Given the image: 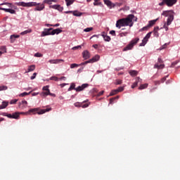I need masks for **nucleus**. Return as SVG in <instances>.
<instances>
[{
    "mask_svg": "<svg viewBox=\"0 0 180 180\" xmlns=\"http://www.w3.org/2000/svg\"><path fill=\"white\" fill-rule=\"evenodd\" d=\"M133 19H134V15L129 14L127 15L125 18H121L118 20H117L116 22V27L118 29H120V27L123 26H129V27H131L134 25Z\"/></svg>",
    "mask_w": 180,
    "mask_h": 180,
    "instance_id": "obj_1",
    "label": "nucleus"
},
{
    "mask_svg": "<svg viewBox=\"0 0 180 180\" xmlns=\"http://www.w3.org/2000/svg\"><path fill=\"white\" fill-rule=\"evenodd\" d=\"M89 86V84H83L81 86H79L78 87L75 88V83H72L70 84V86L68 88V91H72L74 89L76 91V92H81L82 91H84L85 88H88Z\"/></svg>",
    "mask_w": 180,
    "mask_h": 180,
    "instance_id": "obj_2",
    "label": "nucleus"
},
{
    "mask_svg": "<svg viewBox=\"0 0 180 180\" xmlns=\"http://www.w3.org/2000/svg\"><path fill=\"white\" fill-rule=\"evenodd\" d=\"M140 40V39L139 38H135L134 39H132L130 43L125 47L123 49V51H127L129 50H131V49H133V47H134V46H136V44H137V43H139V41Z\"/></svg>",
    "mask_w": 180,
    "mask_h": 180,
    "instance_id": "obj_3",
    "label": "nucleus"
},
{
    "mask_svg": "<svg viewBox=\"0 0 180 180\" xmlns=\"http://www.w3.org/2000/svg\"><path fill=\"white\" fill-rule=\"evenodd\" d=\"M176 2H178V0H162V2L159 3V6L167 5V6L171 7L174 6Z\"/></svg>",
    "mask_w": 180,
    "mask_h": 180,
    "instance_id": "obj_4",
    "label": "nucleus"
},
{
    "mask_svg": "<svg viewBox=\"0 0 180 180\" xmlns=\"http://www.w3.org/2000/svg\"><path fill=\"white\" fill-rule=\"evenodd\" d=\"M15 5H17L18 6H23L25 8H30L32 6H37V3L36 2L25 3V1H20V2L15 3Z\"/></svg>",
    "mask_w": 180,
    "mask_h": 180,
    "instance_id": "obj_5",
    "label": "nucleus"
},
{
    "mask_svg": "<svg viewBox=\"0 0 180 180\" xmlns=\"http://www.w3.org/2000/svg\"><path fill=\"white\" fill-rule=\"evenodd\" d=\"M85 102L86 101H84L82 103H79V102L75 103V106L76 108H83V109H85V108H88V106H89V103H85Z\"/></svg>",
    "mask_w": 180,
    "mask_h": 180,
    "instance_id": "obj_6",
    "label": "nucleus"
},
{
    "mask_svg": "<svg viewBox=\"0 0 180 180\" xmlns=\"http://www.w3.org/2000/svg\"><path fill=\"white\" fill-rule=\"evenodd\" d=\"M51 32H53V28L45 29L44 31L41 32V36L44 37V36L51 35Z\"/></svg>",
    "mask_w": 180,
    "mask_h": 180,
    "instance_id": "obj_7",
    "label": "nucleus"
},
{
    "mask_svg": "<svg viewBox=\"0 0 180 180\" xmlns=\"http://www.w3.org/2000/svg\"><path fill=\"white\" fill-rule=\"evenodd\" d=\"M42 89L44 92L41 94V96H47V95L50 94V89H49V86H44Z\"/></svg>",
    "mask_w": 180,
    "mask_h": 180,
    "instance_id": "obj_8",
    "label": "nucleus"
},
{
    "mask_svg": "<svg viewBox=\"0 0 180 180\" xmlns=\"http://www.w3.org/2000/svg\"><path fill=\"white\" fill-rule=\"evenodd\" d=\"M50 64H60V63H64V60L63 59H51L49 60Z\"/></svg>",
    "mask_w": 180,
    "mask_h": 180,
    "instance_id": "obj_9",
    "label": "nucleus"
},
{
    "mask_svg": "<svg viewBox=\"0 0 180 180\" xmlns=\"http://www.w3.org/2000/svg\"><path fill=\"white\" fill-rule=\"evenodd\" d=\"M36 6V8H34V11H43V9H44V4H40V3L37 4V6Z\"/></svg>",
    "mask_w": 180,
    "mask_h": 180,
    "instance_id": "obj_10",
    "label": "nucleus"
},
{
    "mask_svg": "<svg viewBox=\"0 0 180 180\" xmlns=\"http://www.w3.org/2000/svg\"><path fill=\"white\" fill-rule=\"evenodd\" d=\"M174 20V14H169L168 18H167V26H169L171 23H172V21Z\"/></svg>",
    "mask_w": 180,
    "mask_h": 180,
    "instance_id": "obj_11",
    "label": "nucleus"
},
{
    "mask_svg": "<svg viewBox=\"0 0 180 180\" xmlns=\"http://www.w3.org/2000/svg\"><path fill=\"white\" fill-rule=\"evenodd\" d=\"M50 8H52L53 9H57V11H59V12H63L64 10V8L60 5H53L51 6Z\"/></svg>",
    "mask_w": 180,
    "mask_h": 180,
    "instance_id": "obj_12",
    "label": "nucleus"
},
{
    "mask_svg": "<svg viewBox=\"0 0 180 180\" xmlns=\"http://www.w3.org/2000/svg\"><path fill=\"white\" fill-rule=\"evenodd\" d=\"M99 58H101V56H99V55H96L91 59H89V61L90 63H96V61H99Z\"/></svg>",
    "mask_w": 180,
    "mask_h": 180,
    "instance_id": "obj_13",
    "label": "nucleus"
},
{
    "mask_svg": "<svg viewBox=\"0 0 180 180\" xmlns=\"http://www.w3.org/2000/svg\"><path fill=\"white\" fill-rule=\"evenodd\" d=\"M1 11H4V12H8V13H11V15H15L16 13V11L12 9V8H1Z\"/></svg>",
    "mask_w": 180,
    "mask_h": 180,
    "instance_id": "obj_14",
    "label": "nucleus"
},
{
    "mask_svg": "<svg viewBox=\"0 0 180 180\" xmlns=\"http://www.w3.org/2000/svg\"><path fill=\"white\" fill-rule=\"evenodd\" d=\"M26 106H27V101H26L25 100L22 101L19 103V108H20L21 109H25V108H26Z\"/></svg>",
    "mask_w": 180,
    "mask_h": 180,
    "instance_id": "obj_15",
    "label": "nucleus"
},
{
    "mask_svg": "<svg viewBox=\"0 0 180 180\" xmlns=\"http://www.w3.org/2000/svg\"><path fill=\"white\" fill-rule=\"evenodd\" d=\"M82 56H83V58H84V60H88V58H89L91 57L89 51H84L82 53Z\"/></svg>",
    "mask_w": 180,
    "mask_h": 180,
    "instance_id": "obj_16",
    "label": "nucleus"
},
{
    "mask_svg": "<svg viewBox=\"0 0 180 180\" xmlns=\"http://www.w3.org/2000/svg\"><path fill=\"white\" fill-rule=\"evenodd\" d=\"M51 110V108H46V109H42L40 111L37 112L38 115H44L46 112H50Z\"/></svg>",
    "mask_w": 180,
    "mask_h": 180,
    "instance_id": "obj_17",
    "label": "nucleus"
},
{
    "mask_svg": "<svg viewBox=\"0 0 180 180\" xmlns=\"http://www.w3.org/2000/svg\"><path fill=\"white\" fill-rule=\"evenodd\" d=\"M102 37H103V39L105 40V41H110L111 39L110 37L108 36L106 34V32H103L101 34Z\"/></svg>",
    "mask_w": 180,
    "mask_h": 180,
    "instance_id": "obj_18",
    "label": "nucleus"
},
{
    "mask_svg": "<svg viewBox=\"0 0 180 180\" xmlns=\"http://www.w3.org/2000/svg\"><path fill=\"white\" fill-rule=\"evenodd\" d=\"M62 32H63V30H61L60 28H57L56 30H52L51 35L54 36V34H60V33H61Z\"/></svg>",
    "mask_w": 180,
    "mask_h": 180,
    "instance_id": "obj_19",
    "label": "nucleus"
},
{
    "mask_svg": "<svg viewBox=\"0 0 180 180\" xmlns=\"http://www.w3.org/2000/svg\"><path fill=\"white\" fill-rule=\"evenodd\" d=\"M139 82H141V79L140 77H137L136 82L131 85L132 89H134V88L139 85Z\"/></svg>",
    "mask_w": 180,
    "mask_h": 180,
    "instance_id": "obj_20",
    "label": "nucleus"
},
{
    "mask_svg": "<svg viewBox=\"0 0 180 180\" xmlns=\"http://www.w3.org/2000/svg\"><path fill=\"white\" fill-rule=\"evenodd\" d=\"M36 70V65H32L28 66L27 71L25 72V74H27V72H32V71H34Z\"/></svg>",
    "mask_w": 180,
    "mask_h": 180,
    "instance_id": "obj_21",
    "label": "nucleus"
},
{
    "mask_svg": "<svg viewBox=\"0 0 180 180\" xmlns=\"http://www.w3.org/2000/svg\"><path fill=\"white\" fill-rule=\"evenodd\" d=\"M159 30H160V27H155L154 28L153 33H154L155 37H158L160 36V34L158 33Z\"/></svg>",
    "mask_w": 180,
    "mask_h": 180,
    "instance_id": "obj_22",
    "label": "nucleus"
},
{
    "mask_svg": "<svg viewBox=\"0 0 180 180\" xmlns=\"http://www.w3.org/2000/svg\"><path fill=\"white\" fill-rule=\"evenodd\" d=\"M164 67H165V65H164L162 63H160V64L156 63L154 65V68H158V70H162V68H164Z\"/></svg>",
    "mask_w": 180,
    "mask_h": 180,
    "instance_id": "obj_23",
    "label": "nucleus"
},
{
    "mask_svg": "<svg viewBox=\"0 0 180 180\" xmlns=\"http://www.w3.org/2000/svg\"><path fill=\"white\" fill-rule=\"evenodd\" d=\"M19 37H20V36L19 35H15V34L11 35L10 37L11 43H15V39H19Z\"/></svg>",
    "mask_w": 180,
    "mask_h": 180,
    "instance_id": "obj_24",
    "label": "nucleus"
},
{
    "mask_svg": "<svg viewBox=\"0 0 180 180\" xmlns=\"http://www.w3.org/2000/svg\"><path fill=\"white\" fill-rule=\"evenodd\" d=\"M20 113L16 112L11 115V119H19L20 117Z\"/></svg>",
    "mask_w": 180,
    "mask_h": 180,
    "instance_id": "obj_25",
    "label": "nucleus"
},
{
    "mask_svg": "<svg viewBox=\"0 0 180 180\" xmlns=\"http://www.w3.org/2000/svg\"><path fill=\"white\" fill-rule=\"evenodd\" d=\"M170 12L174 13V11H165L162 12V15L165 16L167 18V16H169V15H171V14H169Z\"/></svg>",
    "mask_w": 180,
    "mask_h": 180,
    "instance_id": "obj_26",
    "label": "nucleus"
},
{
    "mask_svg": "<svg viewBox=\"0 0 180 180\" xmlns=\"http://www.w3.org/2000/svg\"><path fill=\"white\" fill-rule=\"evenodd\" d=\"M8 102L6 101H3L2 104L0 105V109H5L8 105Z\"/></svg>",
    "mask_w": 180,
    "mask_h": 180,
    "instance_id": "obj_27",
    "label": "nucleus"
},
{
    "mask_svg": "<svg viewBox=\"0 0 180 180\" xmlns=\"http://www.w3.org/2000/svg\"><path fill=\"white\" fill-rule=\"evenodd\" d=\"M72 15L74 16L79 17V16H82V13H81L78 11H75L72 12Z\"/></svg>",
    "mask_w": 180,
    "mask_h": 180,
    "instance_id": "obj_28",
    "label": "nucleus"
},
{
    "mask_svg": "<svg viewBox=\"0 0 180 180\" xmlns=\"http://www.w3.org/2000/svg\"><path fill=\"white\" fill-rule=\"evenodd\" d=\"M66 2V6H71L74 2H75V0H65Z\"/></svg>",
    "mask_w": 180,
    "mask_h": 180,
    "instance_id": "obj_29",
    "label": "nucleus"
},
{
    "mask_svg": "<svg viewBox=\"0 0 180 180\" xmlns=\"http://www.w3.org/2000/svg\"><path fill=\"white\" fill-rule=\"evenodd\" d=\"M157 20H158V19L149 21L148 27H151V26H154V25H155V22H157Z\"/></svg>",
    "mask_w": 180,
    "mask_h": 180,
    "instance_id": "obj_30",
    "label": "nucleus"
},
{
    "mask_svg": "<svg viewBox=\"0 0 180 180\" xmlns=\"http://www.w3.org/2000/svg\"><path fill=\"white\" fill-rule=\"evenodd\" d=\"M129 74L131 75V77H136V75L139 74V72H137L136 70H130Z\"/></svg>",
    "mask_w": 180,
    "mask_h": 180,
    "instance_id": "obj_31",
    "label": "nucleus"
},
{
    "mask_svg": "<svg viewBox=\"0 0 180 180\" xmlns=\"http://www.w3.org/2000/svg\"><path fill=\"white\" fill-rule=\"evenodd\" d=\"M32 29H28V30H25V31H23V32H22L21 33H20V34L22 35V36H23V35H25V34H27V33H32Z\"/></svg>",
    "mask_w": 180,
    "mask_h": 180,
    "instance_id": "obj_32",
    "label": "nucleus"
},
{
    "mask_svg": "<svg viewBox=\"0 0 180 180\" xmlns=\"http://www.w3.org/2000/svg\"><path fill=\"white\" fill-rule=\"evenodd\" d=\"M117 94H119V91L114 89L110 93V96H113V95H117Z\"/></svg>",
    "mask_w": 180,
    "mask_h": 180,
    "instance_id": "obj_33",
    "label": "nucleus"
},
{
    "mask_svg": "<svg viewBox=\"0 0 180 180\" xmlns=\"http://www.w3.org/2000/svg\"><path fill=\"white\" fill-rule=\"evenodd\" d=\"M147 86H148V84H141L140 86L139 87V89H140V90L146 89V88H147Z\"/></svg>",
    "mask_w": 180,
    "mask_h": 180,
    "instance_id": "obj_34",
    "label": "nucleus"
},
{
    "mask_svg": "<svg viewBox=\"0 0 180 180\" xmlns=\"http://www.w3.org/2000/svg\"><path fill=\"white\" fill-rule=\"evenodd\" d=\"M52 2H56V0H44L43 4H48V5H51Z\"/></svg>",
    "mask_w": 180,
    "mask_h": 180,
    "instance_id": "obj_35",
    "label": "nucleus"
},
{
    "mask_svg": "<svg viewBox=\"0 0 180 180\" xmlns=\"http://www.w3.org/2000/svg\"><path fill=\"white\" fill-rule=\"evenodd\" d=\"M104 4L107 5V6H112V1L110 0H104Z\"/></svg>",
    "mask_w": 180,
    "mask_h": 180,
    "instance_id": "obj_36",
    "label": "nucleus"
},
{
    "mask_svg": "<svg viewBox=\"0 0 180 180\" xmlns=\"http://www.w3.org/2000/svg\"><path fill=\"white\" fill-rule=\"evenodd\" d=\"M151 33H153V32H148L146 35V37L143 38V39H145V40H146V41H148V39H150V37H151Z\"/></svg>",
    "mask_w": 180,
    "mask_h": 180,
    "instance_id": "obj_37",
    "label": "nucleus"
},
{
    "mask_svg": "<svg viewBox=\"0 0 180 180\" xmlns=\"http://www.w3.org/2000/svg\"><path fill=\"white\" fill-rule=\"evenodd\" d=\"M151 33H153V32H148L146 35V37L143 38V39H145V40H146V41H148V39H150V37H151Z\"/></svg>",
    "mask_w": 180,
    "mask_h": 180,
    "instance_id": "obj_38",
    "label": "nucleus"
},
{
    "mask_svg": "<svg viewBox=\"0 0 180 180\" xmlns=\"http://www.w3.org/2000/svg\"><path fill=\"white\" fill-rule=\"evenodd\" d=\"M30 113L36 114V112H39V108H32L29 110Z\"/></svg>",
    "mask_w": 180,
    "mask_h": 180,
    "instance_id": "obj_39",
    "label": "nucleus"
},
{
    "mask_svg": "<svg viewBox=\"0 0 180 180\" xmlns=\"http://www.w3.org/2000/svg\"><path fill=\"white\" fill-rule=\"evenodd\" d=\"M50 81H59V78L56 76H52L49 78Z\"/></svg>",
    "mask_w": 180,
    "mask_h": 180,
    "instance_id": "obj_40",
    "label": "nucleus"
},
{
    "mask_svg": "<svg viewBox=\"0 0 180 180\" xmlns=\"http://www.w3.org/2000/svg\"><path fill=\"white\" fill-rule=\"evenodd\" d=\"M116 99H119V96L110 98V103H113V101H116Z\"/></svg>",
    "mask_w": 180,
    "mask_h": 180,
    "instance_id": "obj_41",
    "label": "nucleus"
},
{
    "mask_svg": "<svg viewBox=\"0 0 180 180\" xmlns=\"http://www.w3.org/2000/svg\"><path fill=\"white\" fill-rule=\"evenodd\" d=\"M127 34H129V32H121L120 33L119 36L120 37H123L127 36Z\"/></svg>",
    "mask_w": 180,
    "mask_h": 180,
    "instance_id": "obj_42",
    "label": "nucleus"
},
{
    "mask_svg": "<svg viewBox=\"0 0 180 180\" xmlns=\"http://www.w3.org/2000/svg\"><path fill=\"white\" fill-rule=\"evenodd\" d=\"M147 41H146V39H143L142 40V42L140 44L139 46H140L141 47H143V46H146V44H147Z\"/></svg>",
    "mask_w": 180,
    "mask_h": 180,
    "instance_id": "obj_43",
    "label": "nucleus"
},
{
    "mask_svg": "<svg viewBox=\"0 0 180 180\" xmlns=\"http://www.w3.org/2000/svg\"><path fill=\"white\" fill-rule=\"evenodd\" d=\"M147 41H146V39H143L142 40V42L140 44L139 46H140L141 47H143V46H146V44H147Z\"/></svg>",
    "mask_w": 180,
    "mask_h": 180,
    "instance_id": "obj_44",
    "label": "nucleus"
},
{
    "mask_svg": "<svg viewBox=\"0 0 180 180\" xmlns=\"http://www.w3.org/2000/svg\"><path fill=\"white\" fill-rule=\"evenodd\" d=\"M3 116H6V117H8V119H12V114H8L6 112H4L2 114Z\"/></svg>",
    "mask_w": 180,
    "mask_h": 180,
    "instance_id": "obj_45",
    "label": "nucleus"
},
{
    "mask_svg": "<svg viewBox=\"0 0 180 180\" xmlns=\"http://www.w3.org/2000/svg\"><path fill=\"white\" fill-rule=\"evenodd\" d=\"M89 63H91V62H89V60H86L85 62H83V63L79 64V67H81V65H86V64H89Z\"/></svg>",
    "mask_w": 180,
    "mask_h": 180,
    "instance_id": "obj_46",
    "label": "nucleus"
},
{
    "mask_svg": "<svg viewBox=\"0 0 180 180\" xmlns=\"http://www.w3.org/2000/svg\"><path fill=\"white\" fill-rule=\"evenodd\" d=\"M91 30H94V27H87L84 30V32H91Z\"/></svg>",
    "mask_w": 180,
    "mask_h": 180,
    "instance_id": "obj_47",
    "label": "nucleus"
},
{
    "mask_svg": "<svg viewBox=\"0 0 180 180\" xmlns=\"http://www.w3.org/2000/svg\"><path fill=\"white\" fill-rule=\"evenodd\" d=\"M27 95H30V93L23 92V93L20 94L19 95V96L23 97V96H27Z\"/></svg>",
    "mask_w": 180,
    "mask_h": 180,
    "instance_id": "obj_48",
    "label": "nucleus"
},
{
    "mask_svg": "<svg viewBox=\"0 0 180 180\" xmlns=\"http://www.w3.org/2000/svg\"><path fill=\"white\" fill-rule=\"evenodd\" d=\"M8 89V86H0V91H6Z\"/></svg>",
    "mask_w": 180,
    "mask_h": 180,
    "instance_id": "obj_49",
    "label": "nucleus"
},
{
    "mask_svg": "<svg viewBox=\"0 0 180 180\" xmlns=\"http://www.w3.org/2000/svg\"><path fill=\"white\" fill-rule=\"evenodd\" d=\"M76 67H79V65L76 63H72L70 65V68H75Z\"/></svg>",
    "mask_w": 180,
    "mask_h": 180,
    "instance_id": "obj_50",
    "label": "nucleus"
},
{
    "mask_svg": "<svg viewBox=\"0 0 180 180\" xmlns=\"http://www.w3.org/2000/svg\"><path fill=\"white\" fill-rule=\"evenodd\" d=\"M0 5H7L8 8H12V4L11 3H2Z\"/></svg>",
    "mask_w": 180,
    "mask_h": 180,
    "instance_id": "obj_51",
    "label": "nucleus"
},
{
    "mask_svg": "<svg viewBox=\"0 0 180 180\" xmlns=\"http://www.w3.org/2000/svg\"><path fill=\"white\" fill-rule=\"evenodd\" d=\"M18 102V99H13L10 101L11 105H15Z\"/></svg>",
    "mask_w": 180,
    "mask_h": 180,
    "instance_id": "obj_52",
    "label": "nucleus"
},
{
    "mask_svg": "<svg viewBox=\"0 0 180 180\" xmlns=\"http://www.w3.org/2000/svg\"><path fill=\"white\" fill-rule=\"evenodd\" d=\"M99 0H94V6H98V5H101V2H98Z\"/></svg>",
    "mask_w": 180,
    "mask_h": 180,
    "instance_id": "obj_53",
    "label": "nucleus"
},
{
    "mask_svg": "<svg viewBox=\"0 0 180 180\" xmlns=\"http://www.w3.org/2000/svg\"><path fill=\"white\" fill-rule=\"evenodd\" d=\"M124 90V87L123 86H120L118 89H117V91H118V93L119 92H122V91Z\"/></svg>",
    "mask_w": 180,
    "mask_h": 180,
    "instance_id": "obj_54",
    "label": "nucleus"
},
{
    "mask_svg": "<svg viewBox=\"0 0 180 180\" xmlns=\"http://www.w3.org/2000/svg\"><path fill=\"white\" fill-rule=\"evenodd\" d=\"M37 75V73L34 72L32 76L30 77V79L33 80L36 78V76Z\"/></svg>",
    "mask_w": 180,
    "mask_h": 180,
    "instance_id": "obj_55",
    "label": "nucleus"
},
{
    "mask_svg": "<svg viewBox=\"0 0 180 180\" xmlns=\"http://www.w3.org/2000/svg\"><path fill=\"white\" fill-rule=\"evenodd\" d=\"M178 63H179V60H176V61L173 62V63H172L171 67H174V66H176V64H178Z\"/></svg>",
    "mask_w": 180,
    "mask_h": 180,
    "instance_id": "obj_56",
    "label": "nucleus"
},
{
    "mask_svg": "<svg viewBox=\"0 0 180 180\" xmlns=\"http://www.w3.org/2000/svg\"><path fill=\"white\" fill-rule=\"evenodd\" d=\"M167 46H168V44H165L160 48V50H164V49H167Z\"/></svg>",
    "mask_w": 180,
    "mask_h": 180,
    "instance_id": "obj_57",
    "label": "nucleus"
},
{
    "mask_svg": "<svg viewBox=\"0 0 180 180\" xmlns=\"http://www.w3.org/2000/svg\"><path fill=\"white\" fill-rule=\"evenodd\" d=\"M110 34H111L112 36H116V31L115 30L110 31Z\"/></svg>",
    "mask_w": 180,
    "mask_h": 180,
    "instance_id": "obj_58",
    "label": "nucleus"
},
{
    "mask_svg": "<svg viewBox=\"0 0 180 180\" xmlns=\"http://www.w3.org/2000/svg\"><path fill=\"white\" fill-rule=\"evenodd\" d=\"M34 57H43V54L40 53H37L34 54Z\"/></svg>",
    "mask_w": 180,
    "mask_h": 180,
    "instance_id": "obj_59",
    "label": "nucleus"
},
{
    "mask_svg": "<svg viewBox=\"0 0 180 180\" xmlns=\"http://www.w3.org/2000/svg\"><path fill=\"white\" fill-rule=\"evenodd\" d=\"M78 49H82V46H81V45L77 46H74L72 48V50H78Z\"/></svg>",
    "mask_w": 180,
    "mask_h": 180,
    "instance_id": "obj_60",
    "label": "nucleus"
},
{
    "mask_svg": "<svg viewBox=\"0 0 180 180\" xmlns=\"http://www.w3.org/2000/svg\"><path fill=\"white\" fill-rule=\"evenodd\" d=\"M122 84V80L117 79L115 82V85H120Z\"/></svg>",
    "mask_w": 180,
    "mask_h": 180,
    "instance_id": "obj_61",
    "label": "nucleus"
},
{
    "mask_svg": "<svg viewBox=\"0 0 180 180\" xmlns=\"http://www.w3.org/2000/svg\"><path fill=\"white\" fill-rule=\"evenodd\" d=\"M1 51H4V53H6V46H1Z\"/></svg>",
    "mask_w": 180,
    "mask_h": 180,
    "instance_id": "obj_62",
    "label": "nucleus"
},
{
    "mask_svg": "<svg viewBox=\"0 0 180 180\" xmlns=\"http://www.w3.org/2000/svg\"><path fill=\"white\" fill-rule=\"evenodd\" d=\"M168 75L161 79V82L164 83L167 80Z\"/></svg>",
    "mask_w": 180,
    "mask_h": 180,
    "instance_id": "obj_63",
    "label": "nucleus"
},
{
    "mask_svg": "<svg viewBox=\"0 0 180 180\" xmlns=\"http://www.w3.org/2000/svg\"><path fill=\"white\" fill-rule=\"evenodd\" d=\"M124 11H130V7L129 6H125L124 7Z\"/></svg>",
    "mask_w": 180,
    "mask_h": 180,
    "instance_id": "obj_64",
    "label": "nucleus"
}]
</instances>
